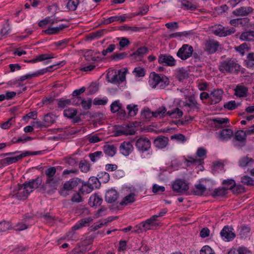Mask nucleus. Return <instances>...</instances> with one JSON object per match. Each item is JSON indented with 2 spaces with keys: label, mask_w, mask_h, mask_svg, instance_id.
Here are the masks:
<instances>
[{
  "label": "nucleus",
  "mask_w": 254,
  "mask_h": 254,
  "mask_svg": "<svg viewBox=\"0 0 254 254\" xmlns=\"http://www.w3.org/2000/svg\"><path fill=\"white\" fill-rule=\"evenodd\" d=\"M133 150V146L129 141H124L119 147L120 153L124 156H128Z\"/></svg>",
  "instance_id": "nucleus-16"
},
{
  "label": "nucleus",
  "mask_w": 254,
  "mask_h": 254,
  "mask_svg": "<svg viewBox=\"0 0 254 254\" xmlns=\"http://www.w3.org/2000/svg\"><path fill=\"white\" fill-rule=\"evenodd\" d=\"M235 95L239 98H244L248 96V88L242 84H238L234 89Z\"/></svg>",
  "instance_id": "nucleus-20"
},
{
  "label": "nucleus",
  "mask_w": 254,
  "mask_h": 254,
  "mask_svg": "<svg viewBox=\"0 0 254 254\" xmlns=\"http://www.w3.org/2000/svg\"><path fill=\"white\" fill-rule=\"evenodd\" d=\"M241 182L242 184L248 186H254V179L248 175H244L241 177Z\"/></svg>",
  "instance_id": "nucleus-40"
},
{
  "label": "nucleus",
  "mask_w": 254,
  "mask_h": 254,
  "mask_svg": "<svg viewBox=\"0 0 254 254\" xmlns=\"http://www.w3.org/2000/svg\"><path fill=\"white\" fill-rule=\"evenodd\" d=\"M44 152V150L43 151H26L22 153H21L19 155V158L20 159H22L23 158L27 156H30V155H40L43 154V152Z\"/></svg>",
  "instance_id": "nucleus-49"
},
{
  "label": "nucleus",
  "mask_w": 254,
  "mask_h": 254,
  "mask_svg": "<svg viewBox=\"0 0 254 254\" xmlns=\"http://www.w3.org/2000/svg\"><path fill=\"white\" fill-rule=\"evenodd\" d=\"M81 182L82 180L78 178H74L65 182L63 188L59 190V194L64 197L66 196L68 194L67 191L70 190L80 185Z\"/></svg>",
  "instance_id": "nucleus-4"
},
{
  "label": "nucleus",
  "mask_w": 254,
  "mask_h": 254,
  "mask_svg": "<svg viewBox=\"0 0 254 254\" xmlns=\"http://www.w3.org/2000/svg\"><path fill=\"white\" fill-rule=\"evenodd\" d=\"M193 49L191 46L188 44H184L178 50L177 56L182 60H186L190 57Z\"/></svg>",
  "instance_id": "nucleus-6"
},
{
  "label": "nucleus",
  "mask_w": 254,
  "mask_h": 254,
  "mask_svg": "<svg viewBox=\"0 0 254 254\" xmlns=\"http://www.w3.org/2000/svg\"><path fill=\"white\" fill-rule=\"evenodd\" d=\"M127 18V16L126 14H123L120 16H111L107 19H104L102 23L107 25L115 21H118L120 23H122L126 21Z\"/></svg>",
  "instance_id": "nucleus-23"
},
{
  "label": "nucleus",
  "mask_w": 254,
  "mask_h": 254,
  "mask_svg": "<svg viewBox=\"0 0 254 254\" xmlns=\"http://www.w3.org/2000/svg\"><path fill=\"white\" fill-rule=\"evenodd\" d=\"M241 65L235 58H228L221 62L219 69L222 73L238 74L241 71Z\"/></svg>",
  "instance_id": "nucleus-2"
},
{
  "label": "nucleus",
  "mask_w": 254,
  "mask_h": 254,
  "mask_svg": "<svg viewBox=\"0 0 254 254\" xmlns=\"http://www.w3.org/2000/svg\"><path fill=\"white\" fill-rule=\"evenodd\" d=\"M238 106V105L236 104L235 101H230L225 103L223 106L225 109H226L228 110H233L236 109Z\"/></svg>",
  "instance_id": "nucleus-61"
},
{
  "label": "nucleus",
  "mask_w": 254,
  "mask_h": 254,
  "mask_svg": "<svg viewBox=\"0 0 254 254\" xmlns=\"http://www.w3.org/2000/svg\"><path fill=\"white\" fill-rule=\"evenodd\" d=\"M102 202V198L97 193H95L90 196L88 204L91 207L98 206L101 205Z\"/></svg>",
  "instance_id": "nucleus-24"
},
{
  "label": "nucleus",
  "mask_w": 254,
  "mask_h": 254,
  "mask_svg": "<svg viewBox=\"0 0 254 254\" xmlns=\"http://www.w3.org/2000/svg\"><path fill=\"white\" fill-rule=\"evenodd\" d=\"M93 221V219L91 217L81 219L72 227V229L77 230L82 227L88 226Z\"/></svg>",
  "instance_id": "nucleus-19"
},
{
  "label": "nucleus",
  "mask_w": 254,
  "mask_h": 254,
  "mask_svg": "<svg viewBox=\"0 0 254 254\" xmlns=\"http://www.w3.org/2000/svg\"><path fill=\"white\" fill-rule=\"evenodd\" d=\"M240 39L242 41L254 42V31L249 30L248 31L242 32L240 35Z\"/></svg>",
  "instance_id": "nucleus-29"
},
{
  "label": "nucleus",
  "mask_w": 254,
  "mask_h": 254,
  "mask_svg": "<svg viewBox=\"0 0 254 254\" xmlns=\"http://www.w3.org/2000/svg\"><path fill=\"white\" fill-rule=\"evenodd\" d=\"M58 101V107L61 109H64L67 106L71 104V100L65 99L62 98L57 100Z\"/></svg>",
  "instance_id": "nucleus-41"
},
{
  "label": "nucleus",
  "mask_w": 254,
  "mask_h": 254,
  "mask_svg": "<svg viewBox=\"0 0 254 254\" xmlns=\"http://www.w3.org/2000/svg\"><path fill=\"white\" fill-rule=\"evenodd\" d=\"M79 3V0H68L66 7L68 10L74 11L76 9Z\"/></svg>",
  "instance_id": "nucleus-45"
},
{
  "label": "nucleus",
  "mask_w": 254,
  "mask_h": 254,
  "mask_svg": "<svg viewBox=\"0 0 254 254\" xmlns=\"http://www.w3.org/2000/svg\"><path fill=\"white\" fill-rule=\"evenodd\" d=\"M254 9L251 6H241L232 12L236 16H246L253 12Z\"/></svg>",
  "instance_id": "nucleus-15"
},
{
  "label": "nucleus",
  "mask_w": 254,
  "mask_h": 254,
  "mask_svg": "<svg viewBox=\"0 0 254 254\" xmlns=\"http://www.w3.org/2000/svg\"><path fill=\"white\" fill-rule=\"evenodd\" d=\"M194 187L195 189H192L191 190L190 194L202 196L206 190V187L201 184H195Z\"/></svg>",
  "instance_id": "nucleus-26"
},
{
  "label": "nucleus",
  "mask_w": 254,
  "mask_h": 254,
  "mask_svg": "<svg viewBox=\"0 0 254 254\" xmlns=\"http://www.w3.org/2000/svg\"><path fill=\"white\" fill-rule=\"evenodd\" d=\"M77 111L76 109L70 108L65 109L64 111V115L69 119H71L76 115Z\"/></svg>",
  "instance_id": "nucleus-44"
},
{
  "label": "nucleus",
  "mask_w": 254,
  "mask_h": 254,
  "mask_svg": "<svg viewBox=\"0 0 254 254\" xmlns=\"http://www.w3.org/2000/svg\"><path fill=\"white\" fill-rule=\"evenodd\" d=\"M212 121L216 124L215 126L218 128H223L225 127L223 125L224 124H226L229 123V120L228 118H217L213 119Z\"/></svg>",
  "instance_id": "nucleus-34"
},
{
  "label": "nucleus",
  "mask_w": 254,
  "mask_h": 254,
  "mask_svg": "<svg viewBox=\"0 0 254 254\" xmlns=\"http://www.w3.org/2000/svg\"><path fill=\"white\" fill-rule=\"evenodd\" d=\"M228 189L234 194H239L246 191L245 188L242 185H237L236 183L234 185L231 186Z\"/></svg>",
  "instance_id": "nucleus-31"
},
{
  "label": "nucleus",
  "mask_w": 254,
  "mask_h": 254,
  "mask_svg": "<svg viewBox=\"0 0 254 254\" xmlns=\"http://www.w3.org/2000/svg\"><path fill=\"white\" fill-rule=\"evenodd\" d=\"M60 183V180L58 179H52V181H50L49 182L46 180L40 189L41 191L48 194L53 193L57 190Z\"/></svg>",
  "instance_id": "nucleus-5"
},
{
  "label": "nucleus",
  "mask_w": 254,
  "mask_h": 254,
  "mask_svg": "<svg viewBox=\"0 0 254 254\" xmlns=\"http://www.w3.org/2000/svg\"><path fill=\"white\" fill-rule=\"evenodd\" d=\"M149 82L153 88L160 84L161 88H164L169 84L168 78L164 74H159L155 72H151L149 76Z\"/></svg>",
  "instance_id": "nucleus-3"
},
{
  "label": "nucleus",
  "mask_w": 254,
  "mask_h": 254,
  "mask_svg": "<svg viewBox=\"0 0 254 254\" xmlns=\"http://www.w3.org/2000/svg\"><path fill=\"white\" fill-rule=\"evenodd\" d=\"M186 99H187V100L183 102V105L185 107H188L190 108V110L188 111L189 112L191 111V110L198 111L200 109L199 105L194 96H186Z\"/></svg>",
  "instance_id": "nucleus-12"
},
{
  "label": "nucleus",
  "mask_w": 254,
  "mask_h": 254,
  "mask_svg": "<svg viewBox=\"0 0 254 254\" xmlns=\"http://www.w3.org/2000/svg\"><path fill=\"white\" fill-rule=\"evenodd\" d=\"M100 179H102V181L104 183H108L110 180V175L106 172H101L98 175Z\"/></svg>",
  "instance_id": "nucleus-63"
},
{
  "label": "nucleus",
  "mask_w": 254,
  "mask_h": 254,
  "mask_svg": "<svg viewBox=\"0 0 254 254\" xmlns=\"http://www.w3.org/2000/svg\"><path fill=\"white\" fill-rule=\"evenodd\" d=\"M40 217L44 219V220L47 223H51L55 219V217L52 215L50 213H46L41 214Z\"/></svg>",
  "instance_id": "nucleus-59"
},
{
  "label": "nucleus",
  "mask_w": 254,
  "mask_h": 254,
  "mask_svg": "<svg viewBox=\"0 0 254 254\" xmlns=\"http://www.w3.org/2000/svg\"><path fill=\"white\" fill-rule=\"evenodd\" d=\"M246 137L247 135L246 132L243 130H237L235 134V139L239 142V144L236 145L244 147L246 145Z\"/></svg>",
  "instance_id": "nucleus-17"
},
{
  "label": "nucleus",
  "mask_w": 254,
  "mask_h": 254,
  "mask_svg": "<svg viewBox=\"0 0 254 254\" xmlns=\"http://www.w3.org/2000/svg\"><path fill=\"white\" fill-rule=\"evenodd\" d=\"M233 230L232 227L225 226L220 232V236L222 240L225 242L232 241L236 237V235L233 232Z\"/></svg>",
  "instance_id": "nucleus-9"
},
{
  "label": "nucleus",
  "mask_w": 254,
  "mask_h": 254,
  "mask_svg": "<svg viewBox=\"0 0 254 254\" xmlns=\"http://www.w3.org/2000/svg\"><path fill=\"white\" fill-rule=\"evenodd\" d=\"M98 86L95 83H92L87 89V95H92L98 91Z\"/></svg>",
  "instance_id": "nucleus-62"
},
{
  "label": "nucleus",
  "mask_w": 254,
  "mask_h": 254,
  "mask_svg": "<svg viewBox=\"0 0 254 254\" xmlns=\"http://www.w3.org/2000/svg\"><path fill=\"white\" fill-rule=\"evenodd\" d=\"M54 58V56L53 54H44L38 55L35 58V61L36 62H41L46 60H49L51 59Z\"/></svg>",
  "instance_id": "nucleus-51"
},
{
  "label": "nucleus",
  "mask_w": 254,
  "mask_h": 254,
  "mask_svg": "<svg viewBox=\"0 0 254 254\" xmlns=\"http://www.w3.org/2000/svg\"><path fill=\"white\" fill-rule=\"evenodd\" d=\"M251 162H253V159L252 158L246 156L242 157L240 159L239 161V165L241 167H245Z\"/></svg>",
  "instance_id": "nucleus-53"
},
{
  "label": "nucleus",
  "mask_w": 254,
  "mask_h": 254,
  "mask_svg": "<svg viewBox=\"0 0 254 254\" xmlns=\"http://www.w3.org/2000/svg\"><path fill=\"white\" fill-rule=\"evenodd\" d=\"M220 43L213 39L207 40L204 45V50L208 55H212L215 53L219 49Z\"/></svg>",
  "instance_id": "nucleus-7"
},
{
  "label": "nucleus",
  "mask_w": 254,
  "mask_h": 254,
  "mask_svg": "<svg viewBox=\"0 0 254 254\" xmlns=\"http://www.w3.org/2000/svg\"><path fill=\"white\" fill-rule=\"evenodd\" d=\"M81 184V187L79 189V191L82 194L89 193L94 189V186H92V184H90L89 182H84L82 181Z\"/></svg>",
  "instance_id": "nucleus-28"
},
{
  "label": "nucleus",
  "mask_w": 254,
  "mask_h": 254,
  "mask_svg": "<svg viewBox=\"0 0 254 254\" xmlns=\"http://www.w3.org/2000/svg\"><path fill=\"white\" fill-rule=\"evenodd\" d=\"M127 109L128 111V115L130 117L135 116L138 112V108L137 105H128Z\"/></svg>",
  "instance_id": "nucleus-55"
},
{
  "label": "nucleus",
  "mask_w": 254,
  "mask_h": 254,
  "mask_svg": "<svg viewBox=\"0 0 254 254\" xmlns=\"http://www.w3.org/2000/svg\"><path fill=\"white\" fill-rule=\"evenodd\" d=\"M156 221V217L151 216L149 219H147L144 222H142V227L144 228V231H146L148 230L154 229L158 226L157 223L155 222Z\"/></svg>",
  "instance_id": "nucleus-22"
},
{
  "label": "nucleus",
  "mask_w": 254,
  "mask_h": 254,
  "mask_svg": "<svg viewBox=\"0 0 254 254\" xmlns=\"http://www.w3.org/2000/svg\"><path fill=\"white\" fill-rule=\"evenodd\" d=\"M141 117L146 121H150L153 117L152 112L149 109H144L141 114Z\"/></svg>",
  "instance_id": "nucleus-52"
},
{
  "label": "nucleus",
  "mask_w": 254,
  "mask_h": 254,
  "mask_svg": "<svg viewBox=\"0 0 254 254\" xmlns=\"http://www.w3.org/2000/svg\"><path fill=\"white\" fill-rule=\"evenodd\" d=\"M228 188L224 187L218 188L214 190L211 193V195L213 197L217 196H223L227 193V190Z\"/></svg>",
  "instance_id": "nucleus-32"
},
{
  "label": "nucleus",
  "mask_w": 254,
  "mask_h": 254,
  "mask_svg": "<svg viewBox=\"0 0 254 254\" xmlns=\"http://www.w3.org/2000/svg\"><path fill=\"white\" fill-rule=\"evenodd\" d=\"M188 159H185V162L187 166L199 165L203 163L202 159L194 158L190 156H188Z\"/></svg>",
  "instance_id": "nucleus-33"
},
{
  "label": "nucleus",
  "mask_w": 254,
  "mask_h": 254,
  "mask_svg": "<svg viewBox=\"0 0 254 254\" xmlns=\"http://www.w3.org/2000/svg\"><path fill=\"white\" fill-rule=\"evenodd\" d=\"M169 138L167 137L160 135L154 140L155 146L159 149L165 148L168 144Z\"/></svg>",
  "instance_id": "nucleus-18"
},
{
  "label": "nucleus",
  "mask_w": 254,
  "mask_h": 254,
  "mask_svg": "<svg viewBox=\"0 0 254 254\" xmlns=\"http://www.w3.org/2000/svg\"><path fill=\"white\" fill-rule=\"evenodd\" d=\"M151 141L147 137H140L135 142V146L142 152L149 150L151 147Z\"/></svg>",
  "instance_id": "nucleus-8"
},
{
  "label": "nucleus",
  "mask_w": 254,
  "mask_h": 254,
  "mask_svg": "<svg viewBox=\"0 0 254 254\" xmlns=\"http://www.w3.org/2000/svg\"><path fill=\"white\" fill-rule=\"evenodd\" d=\"M235 29L233 27L230 28H225L221 25L213 30V34L220 37H225L235 32Z\"/></svg>",
  "instance_id": "nucleus-13"
},
{
  "label": "nucleus",
  "mask_w": 254,
  "mask_h": 254,
  "mask_svg": "<svg viewBox=\"0 0 254 254\" xmlns=\"http://www.w3.org/2000/svg\"><path fill=\"white\" fill-rule=\"evenodd\" d=\"M133 73L134 75L138 77H143L145 74V69L140 66L136 67L134 68Z\"/></svg>",
  "instance_id": "nucleus-60"
},
{
  "label": "nucleus",
  "mask_w": 254,
  "mask_h": 254,
  "mask_svg": "<svg viewBox=\"0 0 254 254\" xmlns=\"http://www.w3.org/2000/svg\"><path fill=\"white\" fill-rule=\"evenodd\" d=\"M43 182L42 176H39L35 179L26 181L23 184L18 185V192L16 196L20 199H25L33 190L38 188Z\"/></svg>",
  "instance_id": "nucleus-1"
},
{
  "label": "nucleus",
  "mask_w": 254,
  "mask_h": 254,
  "mask_svg": "<svg viewBox=\"0 0 254 254\" xmlns=\"http://www.w3.org/2000/svg\"><path fill=\"white\" fill-rule=\"evenodd\" d=\"M251 228L249 225H243L241 226L239 233L241 238L246 237L251 232Z\"/></svg>",
  "instance_id": "nucleus-42"
},
{
  "label": "nucleus",
  "mask_w": 254,
  "mask_h": 254,
  "mask_svg": "<svg viewBox=\"0 0 254 254\" xmlns=\"http://www.w3.org/2000/svg\"><path fill=\"white\" fill-rule=\"evenodd\" d=\"M102 156H103V153L101 151H97L89 154L90 160L92 162H96Z\"/></svg>",
  "instance_id": "nucleus-46"
},
{
  "label": "nucleus",
  "mask_w": 254,
  "mask_h": 254,
  "mask_svg": "<svg viewBox=\"0 0 254 254\" xmlns=\"http://www.w3.org/2000/svg\"><path fill=\"white\" fill-rule=\"evenodd\" d=\"M179 1L181 3L182 5L185 9L194 10L196 8V7L188 0H179Z\"/></svg>",
  "instance_id": "nucleus-48"
},
{
  "label": "nucleus",
  "mask_w": 254,
  "mask_h": 254,
  "mask_svg": "<svg viewBox=\"0 0 254 254\" xmlns=\"http://www.w3.org/2000/svg\"><path fill=\"white\" fill-rule=\"evenodd\" d=\"M223 91L221 89H214L210 93V104H215L220 102L222 100Z\"/></svg>",
  "instance_id": "nucleus-14"
},
{
  "label": "nucleus",
  "mask_w": 254,
  "mask_h": 254,
  "mask_svg": "<svg viewBox=\"0 0 254 254\" xmlns=\"http://www.w3.org/2000/svg\"><path fill=\"white\" fill-rule=\"evenodd\" d=\"M119 197V193L114 189L108 190L105 195V200L108 203H113L117 200Z\"/></svg>",
  "instance_id": "nucleus-21"
},
{
  "label": "nucleus",
  "mask_w": 254,
  "mask_h": 254,
  "mask_svg": "<svg viewBox=\"0 0 254 254\" xmlns=\"http://www.w3.org/2000/svg\"><path fill=\"white\" fill-rule=\"evenodd\" d=\"M128 57V53L127 52H123L121 53H115L112 55L111 59L114 61H118L123 60Z\"/></svg>",
  "instance_id": "nucleus-54"
},
{
  "label": "nucleus",
  "mask_w": 254,
  "mask_h": 254,
  "mask_svg": "<svg viewBox=\"0 0 254 254\" xmlns=\"http://www.w3.org/2000/svg\"><path fill=\"white\" fill-rule=\"evenodd\" d=\"M79 168L82 172L86 173L90 169V164L86 160H81L79 164Z\"/></svg>",
  "instance_id": "nucleus-47"
},
{
  "label": "nucleus",
  "mask_w": 254,
  "mask_h": 254,
  "mask_svg": "<svg viewBox=\"0 0 254 254\" xmlns=\"http://www.w3.org/2000/svg\"><path fill=\"white\" fill-rule=\"evenodd\" d=\"M200 254H215V253L209 246L206 245L201 248Z\"/></svg>",
  "instance_id": "nucleus-64"
},
{
  "label": "nucleus",
  "mask_w": 254,
  "mask_h": 254,
  "mask_svg": "<svg viewBox=\"0 0 254 254\" xmlns=\"http://www.w3.org/2000/svg\"><path fill=\"white\" fill-rule=\"evenodd\" d=\"M172 189L174 192L183 193L189 189L188 185L181 179L176 180L172 184Z\"/></svg>",
  "instance_id": "nucleus-10"
},
{
  "label": "nucleus",
  "mask_w": 254,
  "mask_h": 254,
  "mask_svg": "<svg viewBox=\"0 0 254 254\" xmlns=\"http://www.w3.org/2000/svg\"><path fill=\"white\" fill-rule=\"evenodd\" d=\"M158 63L165 66H173L176 65V61L171 55L160 54L158 59Z\"/></svg>",
  "instance_id": "nucleus-11"
},
{
  "label": "nucleus",
  "mask_w": 254,
  "mask_h": 254,
  "mask_svg": "<svg viewBox=\"0 0 254 254\" xmlns=\"http://www.w3.org/2000/svg\"><path fill=\"white\" fill-rule=\"evenodd\" d=\"M233 135V131L231 129H223L219 132V137L222 140H228Z\"/></svg>",
  "instance_id": "nucleus-30"
},
{
  "label": "nucleus",
  "mask_w": 254,
  "mask_h": 254,
  "mask_svg": "<svg viewBox=\"0 0 254 254\" xmlns=\"http://www.w3.org/2000/svg\"><path fill=\"white\" fill-rule=\"evenodd\" d=\"M247 67H254V53H250L247 55V59L245 61Z\"/></svg>",
  "instance_id": "nucleus-38"
},
{
  "label": "nucleus",
  "mask_w": 254,
  "mask_h": 254,
  "mask_svg": "<svg viewBox=\"0 0 254 254\" xmlns=\"http://www.w3.org/2000/svg\"><path fill=\"white\" fill-rule=\"evenodd\" d=\"M65 64V62L64 61H62L55 65H51L46 68L39 70L37 71L36 72H35V74H36L37 77L40 75H43L44 73L49 71H50L49 68H53L56 65L63 66V65H64Z\"/></svg>",
  "instance_id": "nucleus-37"
},
{
  "label": "nucleus",
  "mask_w": 254,
  "mask_h": 254,
  "mask_svg": "<svg viewBox=\"0 0 254 254\" xmlns=\"http://www.w3.org/2000/svg\"><path fill=\"white\" fill-rule=\"evenodd\" d=\"M135 194L133 193H130L127 195L123 199V201L120 202V204L121 205H126L128 203H132L135 201V199L134 197Z\"/></svg>",
  "instance_id": "nucleus-39"
},
{
  "label": "nucleus",
  "mask_w": 254,
  "mask_h": 254,
  "mask_svg": "<svg viewBox=\"0 0 254 254\" xmlns=\"http://www.w3.org/2000/svg\"><path fill=\"white\" fill-rule=\"evenodd\" d=\"M126 80L125 73L123 72L121 75H114L110 79H109V81L114 84L119 83V82H122Z\"/></svg>",
  "instance_id": "nucleus-35"
},
{
  "label": "nucleus",
  "mask_w": 254,
  "mask_h": 254,
  "mask_svg": "<svg viewBox=\"0 0 254 254\" xmlns=\"http://www.w3.org/2000/svg\"><path fill=\"white\" fill-rule=\"evenodd\" d=\"M92 100L91 98H88L87 100L84 99L80 101L81 105L84 110H88L90 109L92 105Z\"/></svg>",
  "instance_id": "nucleus-58"
},
{
  "label": "nucleus",
  "mask_w": 254,
  "mask_h": 254,
  "mask_svg": "<svg viewBox=\"0 0 254 254\" xmlns=\"http://www.w3.org/2000/svg\"><path fill=\"white\" fill-rule=\"evenodd\" d=\"M104 153L109 157H113L116 153L117 148L113 144H105L103 147Z\"/></svg>",
  "instance_id": "nucleus-27"
},
{
  "label": "nucleus",
  "mask_w": 254,
  "mask_h": 254,
  "mask_svg": "<svg viewBox=\"0 0 254 254\" xmlns=\"http://www.w3.org/2000/svg\"><path fill=\"white\" fill-rule=\"evenodd\" d=\"M12 227L9 222L3 221L0 222V232H3L11 229Z\"/></svg>",
  "instance_id": "nucleus-56"
},
{
  "label": "nucleus",
  "mask_w": 254,
  "mask_h": 254,
  "mask_svg": "<svg viewBox=\"0 0 254 254\" xmlns=\"http://www.w3.org/2000/svg\"><path fill=\"white\" fill-rule=\"evenodd\" d=\"M235 49L243 56L246 51H248L250 49V47L248 46V44L244 43L239 46L235 47Z\"/></svg>",
  "instance_id": "nucleus-43"
},
{
  "label": "nucleus",
  "mask_w": 254,
  "mask_h": 254,
  "mask_svg": "<svg viewBox=\"0 0 254 254\" xmlns=\"http://www.w3.org/2000/svg\"><path fill=\"white\" fill-rule=\"evenodd\" d=\"M148 49L146 47H141L139 48L136 52L130 54L129 57L131 60L136 59L137 57L142 58L144 55H146L148 52Z\"/></svg>",
  "instance_id": "nucleus-25"
},
{
  "label": "nucleus",
  "mask_w": 254,
  "mask_h": 254,
  "mask_svg": "<svg viewBox=\"0 0 254 254\" xmlns=\"http://www.w3.org/2000/svg\"><path fill=\"white\" fill-rule=\"evenodd\" d=\"M122 108V104L119 100L114 101L111 105V111L113 113L118 112Z\"/></svg>",
  "instance_id": "nucleus-50"
},
{
  "label": "nucleus",
  "mask_w": 254,
  "mask_h": 254,
  "mask_svg": "<svg viewBox=\"0 0 254 254\" xmlns=\"http://www.w3.org/2000/svg\"><path fill=\"white\" fill-rule=\"evenodd\" d=\"M166 108L164 106L159 108L157 111L152 112L153 117H157L158 116L161 117L165 116V114L166 112Z\"/></svg>",
  "instance_id": "nucleus-57"
},
{
  "label": "nucleus",
  "mask_w": 254,
  "mask_h": 254,
  "mask_svg": "<svg viewBox=\"0 0 254 254\" xmlns=\"http://www.w3.org/2000/svg\"><path fill=\"white\" fill-rule=\"evenodd\" d=\"M56 173V169L55 167H50L48 169L45 170V173L47 177V182H49L50 181H52V179H55L54 178Z\"/></svg>",
  "instance_id": "nucleus-36"
}]
</instances>
